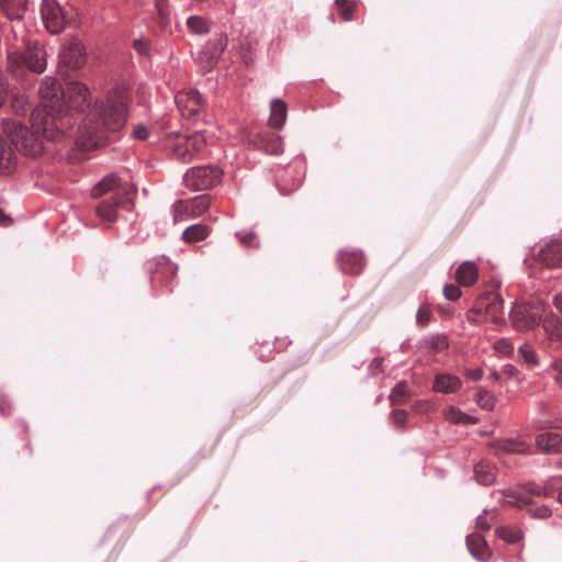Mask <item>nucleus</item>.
Here are the masks:
<instances>
[{"instance_id": "nucleus-21", "label": "nucleus", "mask_w": 562, "mask_h": 562, "mask_svg": "<svg viewBox=\"0 0 562 562\" xmlns=\"http://www.w3.org/2000/svg\"><path fill=\"white\" fill-rule=\"evenodd\" d=\"M2 131L8 140H26L30 132L20 121L12 119L2 121Z\"/></svg>"}, {"instance_id": "nucleus-2", "label": "nucleus", "mask_w": 562, "mask_h": 562, "mask_svg": "<svg viewBox=\"0 0 562 562\" xmlns=\"http://www.w3.org/2000/svg\"><path fill=\"white\" fill-rule=\"evenodd\" d=\"M131 189L123 186L115 175L104 177L93 189L92 196L103 198L97 206L98 216L109 223L116 220V210L131 203Z\"/></svg>"}, {"instance_id": "nucleus-19", "label": "nucleus", "mask_w": 562, "mask_h": 562, "mask_svg": "<svg viewBox=\"0 0 562 562\" xmlns=\"http://www.w3.org/2000/svg\"><path fill=\"white\" fill-rule=\"evenodd\" d=\"M536 447L548 454L562 452V436L555 432H543L536 437Z\"/></svg>"}, {"instance_id": "nucleus-16", "label": "nucleus", "mask_w": 562, "mask_h": 562, "mask_svg": "<svg viewBox=\"0 0 562 562\" xmlns=\"http://www.w3.org/2000/svg\"><path fill=\"white\" fill-rule=\"evenodd\" d=\"M24 58L26 68L33 72L42 74L46 68V52L43 47L34 44L25 48Z\"/></svg>"}, {"instance_id": "nucleus-43", "label": "nucleus", "mask_w": 562, "mask_h": 562, "mask_svg": "<svg viewBox=\"0 0 562 562\" xmlns=\"http://www.w3.org/2000/svg\"><path fill=\"white\" fill-rule=\"evenodd\" d=\"M187 132L188 133L186 135H183L186 140L199 139V138L201 140H205L209 137L205 128L188 127Z\"/></svg>"}, {"instance_id": "nucleus-44", "label": "nucleus", "mask_w": 562, "mask_h": 562, "mask_svg": "<svg viewBox=\"0 0 562 562\" xmlns=\"http://www.w3.org/2000/svg\"><path fill=\"white\" fill-rule=\"evenodd\" d=\"M259 149L270 155H278L283 151L282 143H258Z\"/></svg>"}, {"instance_id": "nucleus-40", "label": "nucleus", "mask_w": 562, "mask_h": 562, "mask_svg": "<svg viewBox=\"0 0 562 562\" xmlns=\"http://www.w3.org/2000/svg\"><path fill=\"white\" fill-rule=\"evenodd\" d=\"M445 417L451 424H467L471 417L456 407H450L446 411Z\"/></svg>"}, {"instance_id": "nucleus-25", "label": "nucleus", "mask_w": 562, "mask_h": 562, "mask_svg": "<svg viewBox=\"0 0 562 562\" xmlns=\"http://www.w3.org/2000/svg\"><path fill=\"white\" fill-rule=\"evenodd\" d=\"M474 476L477 483L491 485L496 477V468L487 461H481L474 467Z\"/></svg>"}, {"instance_id": "nucleus-33", "label": "nucleus", "mask_w": 562, "mask_h": 562, "mask_svg": "<svg viewBox=\"0 0 562 562\" xmlns=\"http://www.w3.org/2000/svg\"><path fill=\"white\" fill-rule=\"evenodd\" d=\"M192 218L190 216V204L188 200H180L173 204V222H182Z\"/></svg>"}, {"instance_id": "nucleus-51", "label": "nucleus", "mask_w": 562, "mask_h": 562, "mask_svg": "<svg viewBox=\"0 0 562 562\" xmlns=\"http://www.w3.org/2000/svg\"><path fill=\"white\" fill-rule=\"evenodd\" d=\"M132 135L138 140H145L149 137V132L145 125L139 124L134 127Z\"/></svg>"}, {"instance_id": "nucleus-3", "label": "nucleus", "mask_w": 562, "mask_h": 562, "mask_svg": "<svg viewBox=\"0 0 562 562\" xmlns=\"http://www.w3.org/2000/svg\"><path fill=\"white\" fill-rule=\"evenodd\" d=\"M468 321L474 324H481L491 321L495 325L505 323L503 312V300L496 292L482 294L475 302L473 308L468 312Z\"/></svg>"}, {"instance_id": "nucleus-31", "label": "nucleus", "mask_w": 562, "mask_h": 562, "mask_svg": "<svg viewBox=\"0 0 562 562\" xmlns=\"http://www.w3.org/2000/svg\"><path fill=\"white\" fill-rule=\"evenodd\" d=\"M190 204V216H201L211 205V198L207 194L195 196L194 199L188 200Z\"/></svg>"}, {"instance_id": "nucleus-59", "label": "nucleus", "mask_w": 562, "mask_h": 562, "mask_svg": "<svg viewBox=\"0 0 562 562\" xmlns=\"http://www.w3.org/2000/svg\"><path fill=\"white\" fill-rule=\"evenodd\" d=\"M557 467L562 469V458L557 462Z\"/></svg>"}, {"instance_id": "nucleus-37", "label": "nucleus", "mask_w": 562, "mask_h": 562, "mask_svg": "<svg viewBox=\"0 0 562 562\" xmlns=\"http://www.w3.org/2000/svg\"><path fill=\"white\" fill-rule=\"evenodd\" d=\"M475 401L483 409L486 411L493 409L495 405L494 396L484 389L477 390Z\"/></svg>"}, {"instance_id": "nucleus-41", "label": "nucleus", "mask_w": 562, "mask_h": 562, "mask_svg": "<svg viewBox=\"0 0 562 562\" xmlns=\"http://www.w3.org/2000/svg\"><path fill=\"white\" fill-rule=\"evenodd\" d=\"M520 357L524 359V361L526 363H528L529 366H537L538 364V360H537V355H536V351L533 350V348L530 346V345H522L519 350H518Z\"/></svg>"}, {"instance_id": "nucleus-17", "label": "nucleus", "mask_w": 562, "mask_h": 562, "mask_svg": "<svg viewBox=\"0 0 562 562\" xmlns=\"http://www.w3.org/2000/svg\"><path fill=\"white\" fill-rule=\"evenodd\" d=\"M170 150L176 160L188 164L201 155L202 145L201 143H172Z\"/></svg>"}, {"instance_id": "nucleus-18", "label": "nucleus", "mask_w": 562, "mask_h": 562, "mask_svg": "<svg viewBox=\"0 0 562 562\" xmlns=\"http://www.w3.org/2000/svg\"><path fill=\"white\" fill-rule=\"evenodd\" d=\"M506 499L504 503L509 506L524 507L529 506V513L536 518H547L551 515V509L548 506H535L529 499L518 496L515 493L505 494Z\"/></svg>"}, {"instance_id": "nucleus-13", "label": "nucleus", "mask_w": 562, "mask_h": 562, "mask_svg": "<svg viewBox=\"0 0 562 562\" xmlns=\"http://www.w3.org/2000/svg\"><path fill=\"white\" fill-rule=\"evenodd\" d=\"M490 448L498 458L507 454H530V446L519 439H498L491 442Z\"/></svg>"}, {"instance_id": "nucleus-5", "label": "nucleus", "mask_w": 562, "mask_h": 562, "mask_svg": "<svg viewBox=\"0 0 562 562\" xmlns=\"http://www.w3.org/2000/svg\"><path fill=\"white\" fill-rule=\"evenodd\" d=\"M222 170L214 166H200L189 169L183 177V183L192 191L209 190L220 183Z\"/></svg>"}, {"instance_id": "nucleus-30", "label": "nucleus", "mask_w": 562, "mask_h": 562, "mask_svg": "<svg viewBox=\"0 0 562 562\" xmlns=\"http://www.w3.org/2000/svg\"><path fill=\"white\" fill-rule=\"evenodd\" d=\"M496 535L509 544H515L524 538L522 531L515 526H501L496 529Z\"/></svg>"}, {"instance_id": "nucleus-58", "label": "nucleus", "mask_w": 562, "mask_h": 562, "mask_svg": "<svg viewBox=\"0 0 562 562\" xmlns=\"http://www.w3.org/2000/svg\"><path fill=\"white\" fill-rule=\"evenodd\" d=\"M243 57L247 66H249L252 63V58L248 57L246 54H244Z\"/></svg>"}, {"instance_id": "nucleus-4", "label": "nucleus", "mask_w": 562, "mask_h": 562, "mask_svg": "<svg viewBox=\"0 0 562 562\" xmlns=\"http://www.w3.org/2000/svg\"><path fill=\"white\" fill-rule=\"evenodd\" d=\"M510 321L517 330H528L548 316V306L539 299L516 303L510 311Z\"/></svg>"}, {"instance_id": "nucleus-56", "label": "nucleus", "mask_w": 562, "mask_h": 562, "mask_svg": "<svg viewBox=\"0 0 562 562\" xmlns=\"http://www.w3.org/2000/svg\"><path fill=\"white\" fill-rule=\"evenodd\" d=\"M11 220L0 210V225L7 226Z\"/></svg>"}, {"instance_id": "nucleus-8", "label": "nucleus", "mask_w": 562, "mask_h": 562, "mask_svg": "<svg viewBox=\"0 0 562 562\" xmlns=\"http://www.w3.org/2000/svg\"><path fill=\"white\" fill-rule=\"evenodd\" d=\"M65 91L66 111L72 108L78 112H83L90 106V92L88 87L79 81L67 83Z\"/></svg>"}, {"instance_id": "nucleus-1", "label": "nucleus", "mask_w": 562, "mask_h": 562, "mask_svg": "<svg viewBox=\"0 0 562 562\" xmlns=\"http://www.w3.org/2000/svg\"><path fill=\"white\" fill-rule=\"evenodd\" d=\"M41 104L32 111L31 133L35 140H56L63 136L57 116L66 112L65 91L54 77H47L38 89Z\"/></svg>"}, {"instance_id": "nucleus-35", "label": "nucleus", "mask_w": 562, "mask_h": 562, "mask_svg": "<svg viewBox=\"0 0 562 562\" xmlns=\"http://www.w3.org/2000/svg\"><path fill=\"white\" fill-rule=\"evenodd\" d=\"M155 5L158 13L159 25L161 29H166L170 22L168 0H155Z\"/></svg>"}, {"instance_id": "nucleus-49", "label": "nucleus", "mask_w": 562, "mask_h": 562, "mask_svg": "<svg viewBox=\"0 0 562 562\" xmlns=\"http://www.w3.org/2000/svg\"><path fill=\"white\" fill-rule=\"evenodd\" d=\"M431 317V311L427 306H420L417 311L416 321L420 325H425Z\"/></svg>"}, {"instance_id": "nucleus-39", "label": "nucleus", "mask_w": 562, "mask_h": 562, "mask_svg": "<svg viewBox=\"0 0 562 562\" xmlns=\"http://www.w3.org/2000/svg\"><path fill=\"white\" fill-rule=\"evenodd\" d=\"M336 4L339 7L340 15L345 21H350L353 16V12L357 8V3L353 0H336Z\"/></svg>"}, {"instance_id": "nucleus-32", "label": "nucleus", "mask_w": 562, "mask_h": 562, "mask_svg": "<svg viewBox=\"0 0 562 562\" xmlns=\"http://www.w3.org/2000/svg\"><path fill=\"white\" fill-rule=\"evenodd\" d=\"M188 27L196 34L207 33L210 30V22L200 15L190 16L187 21Z\"/></svg>"}, {"instance_id": "nucleus-29", "label": "nucleus", "mask_w": 562, "mask_h": 562, "mask_svg": "<svg viewBox=\"0 0 562 562\" xmlns=\"http://www.w3.org/2000/svg\"><path fill=\"white\" fill-rule=\"evenodd\" d=\"M211 233V228L204 224H194L187 227L182 233V239L188 243H198L204 240Z\"/></svg>"}, {"instance_id": "nucleus-57", "label": "nucleus", "mask_w": 562, "mask_h": 562, "mask_svg": "<svg viewBox=\"0 0 562 562\" xmlns=\"http://www.w3.org/2000/svg\"><path fill=\"white\" fill-rule=\"evenodd\" d=\"M102 136H98L93 133H89L88 140H101Z\"/></svg>"}, {"instance_id": "nucleus-52", "label": "nucleus", "mask_w": 562, "mask_h": 562, "mask_svg": "<svg viewBox=\"0 0 562 562\" xmlns=\"http://www.w3.org/2000/svg\"><path fill=\"white\" fill-rule=\"evenodd\" d=\"M133 46L140 55L149 54L150 44L147 40H135Z\"/></svg>"}, {"instance_id": "nucleus-9", "label": "nucleus", "mask_w": 562, "mask_h": 562, "mask_svg": "<svg viewBox=\"0 0 562 562\" xmlns=\"http://www.w3.org/2000/svg\"><path fill=\"white\" fill-rule=\"evenodd\" d=\"M87 60L86 49L82 43L71 41L64 45L59 54V68L79 69Z\"/></svg>"}, {"instance_id": "nucleus-36", "label": "nucleus", "mask_w": 562, "mask_h": 562, "mask_svg": "<svg viewBox=\"0 0 562 562\" xmlns=\"http://www.w3.org/2000/svg\"><path fill=\"white\" fill-rule=\"evenodd\" d=\"M554 479L548 481L543 486L530 484L527 486V493L535 496H551L553 493Z\"/></svg>"}, {"instance_id": "nucleus-42", "label": "nucleus", "mask_w": 562, "mask_h": 562, "mask_svg": "<svg viewBox=\"0 0 562 562\" xmlns=\"http://www.w3.org/2000/svg\"><path fill=\"white\" fill-rule=\"evenodd\" d=\"M448 347V340L446 336L443 335H437L431 337L429 340V348L435 351L439 352Z\"/></svg>"}, {"instance_id": "nucleus-15", "label": "nucleus", "mask_w": 562, "mask_h": 562, "mask_svg": "<svg viewBox=\"0 0 562 562\" xmlns=\"http://www.w3.org/2000/svg\"><path fill=\"white\" fill-rule=\"evenodd\" d=\"M339 265L344 273H361L364 267L362 252L356 250H342L339 255Z\"/></svg>"}, {"instance_id": "nucleus-28", "label": "nucleus", "mask_w": 562, "mask_h": 562, "mask_svg": "<svg viewBox=\"0 0 562 562\" xmlns=\"http://www.w3.org/2000/svg\"><path fill=\"white\" fill-rule=\"evenodd\" d=\"M26 67L24 53L20 50H12L7 54L5 69L7 71L16 77L22 74Z\"/></svg>"}, {"instance_id": "nucleus-53", "label": "nucleus", "mask_w": 562, "mask_h": 562, "mask_svg": "<svg viewBox=\"0 0 562 562\" xmlns=\"http://www.w3.org/2000/svg\"><path fill=\"white\" fill-rule=\"evenodd\" d=\"M552 368L555 371V381L562 387V358H558L552 362Z\"/></svg>"}, {"instance_id": "nucleus-23", "label": "nucleus", "mask_w": 562, "mask_h": 562, "mask_svg": "<svg viewBox=\"0 0 562 562\" xmlns=\"http://www.w3.org/2000/svg\"><path fill=\"white\" fill-rule=\"evenodd\" d=\"M288 106L282 99H274L271 102V114L269 125L273 128H281L286 120Z\"/></svg>"}, {"instance_id": "nucleus-22", "label": "nucleus", "mask_w": 562, "mask_h": 562, "mask_svg": "<svg viewBox=\"0 0 562 562\" xmlns=\"http://www.w3.org/2000/svg\"><path fill=\"white\" fill-rule=\"evenodd\" d=\"M467 546L471 554L481 561H485L490 557L488 546L480 535H470L467 538Z\"/></svg>"}, {"instance_id": "nucleus-55", "label": "nucleus", "mask_w": 562, "mask_h": 562, "mask_svg": "<svg viewBox=\"0 0 562 562\" xmlns=\"http://www.w3.org/2000/svg\"><path fill=\"white\" fill-rule=\"evenodd\" d=\"M491 522L487 520L485 516H479L476 519V527L481 530H490Z\"/></svg>"}, {"instance_id": "nucleus-14", "label": "nucleus", "mask_w": 562, "mask_h": 562, "mask_svg": "<svg viewBox=\"0 0 562 562\" xmlns=\"http://www.w3.org/2000/svg\"><path fill=\"white\" fill-rule=\"evenodd\" d=\"M67 159L71 164H80L91 158V153L100 148L101 143H67Z\"/></svg>"}, {"instance_id": "nucleus-50", "label": "nucleus", "mask_w": 562, "mask_h": 562, "mask_svg": "<svg viewBox=\"0 0 562 562\" xmlns=\"http://www.w3.org/2000/svg\"><path fill=\"white\" fill-rule=\"evenodd\" d=\"M392 419L397 427H405L407 412L403 409H394L392 413Z\"/></svg>"}, {"instance_id": "nucleus-34", "label": "nucleus", "mask_w": 562, "mask_h": 562, "mask_svg": "<svg viewBox=\"0 0 562 562\" xmlns=\"http://www.w3.org/2000/svg\"><path fill=\"white\" fill-rule=\"evenodd\" d=\"M15 149L30 157H37L44 151L43 143H14Z\"/></svg>"}, {"instance_id": "nucleus-61", "label": "nucleus", "mask_w": 562, "mask_h": 562, "mask_svg": "<svg viewBox=\"0 0 562 562\" xmlns=\"http://www.w3.org/2000/svg\"><path fill=\"white\" fill-rule=\"evenodd\" d=\"M249 52H250V47H248L244 54H246L248 56Z\"/></svg>"}, {"instance_id": "nucleus-26", "label": "nucleus", "mask_w": 562, "mask_h": 562, "mask_svg": "<svg viewBox=\"0 0 562 562\" xmlns=\"http://www.w3.org/2000/svg\"><path fill=\"white\" fill-rule=\"evenodd\" d=\"M477 268L473 262H463L456 271V280L463 286H470L477 280Z\"/></svg>"}, {"instance_id": "nucleus-12", "label": "nucleus", "mask_w": 562, "mask_h": 562, "mask_svg": "<svg viewBox=\"0 0 562 562\" xmlns=\"http://www.w3.org/2000/svg\"><path fill=\"white\" fill-rule=\"evenodd\" d=\"M151 283L156 285H168V282L177 274V266L164 256L156 258L153 261Z\"/></svg>"}, {"instance_id": "nucleus-10", "label": "nucleus", "mask_w": 562, "mask_h": 562, "mask_svg": "<svg viewBox=\"0 0 562 562\" xmlns=\"http://www.w3.org/2000/svg\"><path fill=\"white\" fill-rule=\"evenodd\" d=\"M536 261L546 268L562 267V239H552L536 256Z\"/></svg>"}, {"instance_id": "nucleus-27", "label": "nucleus", "mask_w": 562, "mask_h": 562, "mask_svg": "<svg viewBox=\"0 0 562 562\" xmlns=\"http://www.w3.org/2000/svg\"><path fill=\"white\" fill-rule=\"evenodd\" d=\"M14 143H0V173H10L14 168Z\"/></svg>"}, {"instance_id": "nucleus-54", "label": "nucleus", "mask_w": 562, "mask_h": 562, "mask_svg": "<svg viewBox=\"0 0 562 562\" xmlns=\"http://www.w3.org/2000/svg\"><path fill=\"white\" fill-rule=\"evenodd\" d=\"M465 376L472 381H479L483 376L482 369H470L465 371Z\"/></svg>"}, {"instance_id": "nucleus-60", "label": "nucleus", "mask_w": 562, "mask_h": 562, "mask_svg": "<svg viewBox=\"0 0 562 562\" xmlns=\"http://www.w3.org/2000/svg\"><path fill=\"white\" fill-rule=\"evenodd\" d=\"M558 499H559V502L562 504V491H560V492H559Z\"/></svg>"}, {"instance_id": "nucleus-47", "label": "nucleus", "mask_w": 562, "mask_h": 562, "mask_svg": "<svg viewBox=\"0 0 562 562\" xmlns=\"http://www.w3.org/2000/svg\"><path fill=\"white\" fill-rule=\"evenodd\" d=\"M9 94V83L5 76L0 71V108L4 104Z\"/></svg>"}, {"instance_id": "nucleus-7", "label": "nucleus", "mask_w": 562, "mask_h": 562, "mask_svg": "<svg viewBox=\"0 0 562 562\" xmlns=\"http://www.w3.org/2000/svg\"><path fill=\"white\" fill-rule=\"evenodd\" d=\"M42 16L52 34L60 33L66 26V14L57 0H43Z\"/></svg>"}, {"instance_id": "nucleus-48", "label": "nucleus", "mask_w": 562, "mask_h": 562, "mask_svg": "<svg viewBox=\"0 0 562 562\" xmlns=\"http://www.w3.org/2000/svg\"><path fill=\"white\" fill-rule=\"evenodd\" d=\"M239 241L245 246H257V235L254 232L248 233H238L237 234Z\"/></svg>"}, {"instance_id": "nucleus-11", "label": "nucleus", "mask_w": 562, "mask_h": 562, "mask_svg": "<svg viewBox=\"0 0 562 562\" xmlns=\"http://www.w3.org/2000/svg\"><path fill=\"white\" fill-rule=\"evenodd\" d=\"M176 104L182 116L191 117L203 108V100L199 91H180L176 94Z\"/></svg>"}, {"instance_id": "nucleus-20", "label": "nucleus", "mask_w": 562, "mask_h": 562, "mask_svg": "<svg viewBox=\"0 0 562 562\" xmlns=\"http://www.w3.org/2000/svg\"><path fill=\"white\" fill-rule=\"evenodd\" d=\"M0 10L9 20H22L29 10V0H0Z\"/></svg>"}, {"instance_id": "nucleus-24", "label": "nucleus", "mask_w": 562, "mask_h": 562, "mask_svg": "<svg viewBox=\"0 0 562 562\" xmlns=\"http://www.w3.org/2000/svg\"><path fill=\"white\" fill-rule=\"evenodd\" d=\"M461 387V380L452 374L441 373L435 379L434 389L441 393H453Z\"/></svg>"}, {"instance_id": "nucleus-46", "label": "nucleus", "mask_w": 562, "mask_h": 562, "mask_svg": "<svg viewBox=\"0 0 562 562\" xmlns=\"http://www.w3.org/2000/svg\"><path fill=\"white\" fill-rule=\"evenodd\" d=\"M443 294H445L446 299H448L450 301H454L460 297L461 290L456 284H447L443 288Z\"/></svg>"}, {"instance_id": "nucleus-38", "label": "nucleus", "mask_w": 562, "mask_h": 562, "mask_svg": "<svg viewBox=\"0 0 562 562\" xmlns=\"http://www.w3.org/2000/svg\"><path fill=\"white\" fill-rule=\"evenodd\" d=\"M408 396V387L405 382L398 383L392 391L390 398L393 405L403 404Z\"/></svg>"}, {"instance_id": "nucleus-45", "label": "nucleus", "mask_w": 562, "mask_h": 562, "mask_svg": "<svg viewBox=\"0 0 562 562\" xmlns=\"http://www.w3.org/2000/svg\"><path fill=\"white\" fill-rule=\"evenodd\" d=\"M495 350L503 355H510L514 351V346L507 339H499L494 345Z\"/></svg>"}, {"instance_id": "nucleus-6", "label": "nucleus", "mask_w": 562, "mask_h": 562, "mask_svg": "<svg viewBox=\"0 0 562 562\" xmlns=\"http://www.w3.org/2000/svg\"><path fill=\"white\" fill-rule=\"evenodd\" d=\"M101 119L103 126L111 132L120 131L127 122V103L122 95L108 98Z\"/></svg>"}]
</instances>
